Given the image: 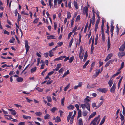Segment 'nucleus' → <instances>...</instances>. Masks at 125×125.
Returning <instances> with one entry per match:
<instances>
[{
    "label": "nucleus",
    "instance_id": "obj_1",
    "mask_svg": "<svg viewBox=\"0 0 125 125\" xmlns=\"http://www.w3.org/2000/svg\"><path fill=\"white\" fill-rule=\"evenodd\" d=\"M79 104L81 106L83 109H84L86 107L88 110L90 111V104L88 102H86L84 104Z\"/></svg>",
    "mask_w": 125,
    "mask_h": 125
},
{
    "label": "nucleus",
    "instance_id": "obj_2",
    "mask_svg": "<svg viewBox=\"0 0 125 125\" xmlns=\"http://www.w3.org/2000/svg\"><path fill=\"white\" fill-rule=\"evenodd\" d=\"M25 48L26 50V53H27L28 51L30 48V47L28 45V42L27 40L25 41Z\"/></svg>",
    "mask_w": 125,
    "mask_h": 125
},
{
    "label": "nucleus",
    "instance_id": "obj_3",
    "mask_svg": "<svg viewBox=\"0 0 125 125\" xmlns=\"http://www.w3.org/2000/svg\"><path fill=\"white\" fill-rule=\"evenodd\" d=\"M96 72V73L94 74L93 76V77L95 78L99 74V73H101L100 70L96 69L95 70Z\"/></svg>",
    "mask_w": 125,
    "mask_h": 125
},
{
    "label": "nucleus",
    "instance_id": "obj_4",
    "mask_svg": "<svg viewBox=\"0 0 125 125\" xmlns=\"http://www.w3.org/2000/svg\"><path fill=\"white\" fill-rule=\"evenodd\" d=\"M100 115H99L98 116L96 117L93 120L91 121V122L90 123V125H91L92 124H94V123H95V124H96V122L97 120L100 117Z\"/></svg>",
    "mask_w": 125,
    "mask_h": 125
},
{
    "label": "nucleus",
    "instance_id": "obj_5",
    "mask_svg": "<svg viewBox=\"0 0 125 125\" xmlns=\"http://www.w3.org/2000/svg\"><path fill=\"white\" fill-rule=\"evenodd\" d=\"M116 84L114 83L112 87L110 89V92L113 93H115V89L116 88Z\"/></svg>",
    "mask_w": 125,
    "mask_h": 125
},
{
    "label": "nucleus",
    "instance_id": "obj_6",
    "mask_svg": "<svg viewBox=\"0 0 125 125\" xmlns=\"http://www.w3.org/2000/svg\"><path fill=\"white\" fill-rule=\"evenodd\" d=\"M113 54L112 53L109 54L107 56L106 59H105L104 61L106 62L108 61L112 56Z\"/></svg>",
    "mask_w": 125,
    "mask_h": 125
},
{
    "label": "nucleus",
    "instance_id": "obj_7",
    "mask_svg": "<svg viewBox=\"0 0 125 125\" xmlns=\"http://www.w3.org/2000/svg\"><path fill=\"white\" fill-rule=\"evenodd\" d=\"M97 90L99 92L104 93H105L107 91V89L105 88L103 89L99 88Z\"/></svg>",
    "mask_w": 125,
    "mask_h": 125
},
{
    "label": "nucleus",
    "instance_id": "obj_8",
    "mask_svg": "<svg viewBox=\"0 0 125 125\" xmlns=\"http://www.w3.org/2000/svg\"><path fill=\"white\" fill-rule=\"evenodd\" d=\"M66 56H62L59 57L55 59L54 60V61H59L60 60H61L63 59V58H64Z\"/></svg>",
    "mask_w": 125,
    "mask_h": 125
},
{
    "label": "nucleus",
    "instance_id": "obj_9",
    "mask_svg": "<svg viewBox=\"0 0 125 125\" xmlns=\"http://www.w3.org/2000/svg\"><path fill=\"white\" fill-rule=\"evenodd\" d=\"M8 110L11 112V115H15L17 113L15 110L11 109H9Z\"/></svg>",
    "mask_w": 125,
    "mask_h": 125
},
{
    "label": "nucleus",
    "instance_id": "obj_10",
    "mask_svg": "<svg viewBox=\"0 0 125 125\" xmlns=\"http://www.w3.org/2000/svg\"><path fill=\"white\" fill-rule=\"evenodd\" d=\"M18 19L17 20V23L18 25H19L20 21L21 20V15H20L19 14H18Z\"/></svg>",
    "mask_w": 125,
    "mask_h": 125
},
{
    "label": "nucleus",
    "instance_id": "obj_11",
    "mask_svg": "<svg viewBox=\"0 0 125 125\" xmlns=\"http://www.w3.org/2000/svg\"><path fill=\"white\" fill-rule=\"evenodd\" d=\"M17 81L19 82H21L23 81V79L21 77H19L17 78Z\"/></svg>",
    "mask_w": 125,
    "mask_h": 125
},
{
    "label": "nucleus",
    "instance_id": "obj_12",
    "mask_svg": "<svg viewBox=\"0 0 125 125\" xmlns=\"http://www.w3.org/2000/svg\"><path fill=\"white\" fill-rule=\"evenodd\" d=\"M67 107L68 110L70 109L73 110L74 108V106L73 105L71 104L67 106Z\"/></svg>",
    "mask_w": 125,
    "mask_h": 125
},
{
    "label": "nucleus",
    "instance_id": "obj_13",
    "mask_svg": "<svg viewBox=\"0 0 125 125\" xmlns=\"http://www.w3.org/2000/svg\"><path fill=\"white\" fill-rule=\"evenodd\" d=\"M55 36L53 35H51L50 36H47V38L48 40L51 39H55L56 38H54V37Z\"/></svg>",
    "mask_w": 125,
    "mask_h": 125
},
{
    "label": "nucleus",
    "instance_id": "obj_14",
    "mask_svg": "<svg viewBox=\"0 0 125 125\" xmlns=\"http://www.w3.org/2000/svg\"><path fill=\"white\" fill-rule=\"evenodd\" d=\"M114 81L113 79H110L108 82V84L110 87L112 86L113 83Z\"/></svg>",
    "mask_w": 125,
    "mask_h": 125
},
{
    "label": "nucleus",
    "instance_id": "obj_15",
    "mask_svg": "<svg viewBox=\"0 0 125 125\" xmlns=\"http://www.w3.org/2000/svg\"><path fill=\"white\" fill-rule=\"evenodd\" d=\"M101 34L103 41H104L105 40V37L104 33V31H101Z\"/></svg>",
    "mask_w": 125,
    "mask_h": 125
},
{
    "label": "nucleus",
    "instance_id": "obj_16",
    "mask_svg": "<svg viewBox=\"0 0 125 125\" xmlns=\"http://www.w3.org/2000/svg\"><path fill=\"white\" fill-rule=\"evenodd\" d=\"M111 45L110 42L109 38L108 39L107 42V47L108 50L110 48Z\"/></svg>",
    "mask_w": 125,
    "mask_h": 125
},
{
    "label": "nucleus",
    "instance_id": "obj_17",
    "mask_svg": "<svg viewBox=\"0 0 125 125\" xmlns=\"http://www.w3.org/2000/svg\"><path fill=\"white\" fill-rule=\"evenodd\" d=\"M90 97L88 96H87L84 99V102H89L90 101L89 99Z\"/></svg>",
    "mask_w": 125,
    "mask_h": 125
},
{
    "label": "nucleus",
    "instance_id": "obj_18",
    "mask_svg": "<svg viewBox=\"0 0 125 125\" xmlns=\"http://www.w3.org/2000/svg\"><path fill=\"white\" fill-rule=\"evenodd\" d=\"M78 125H83V121L81 118H80L78 121Z\"/></svg>",
    "mask_w": 125,
    "mask_h": 125
},
{
    "label": "nucleus",
    "instance_id": "obj_19",
    "mask_svg": "<svg viewBox=\"0 0 125 125\" xmlns=\"http://www.w3.org/2000/svg\"><path fill=\"white\" fill-rule=\"evenodd\" d=\"M50 118V116L48 114H46L44 116V119L45 120L47 119H49Z\"/></svg>",
    "mask_w": 125,
    "mask_h": 125
},
{
    "label": "nucleus",
    "instance_id": "obj_20",
    "mask_svg": "<svg viewBox=\"0 0 125 125\" xmlns=\"http://www.w3.org/2000/svg\"><path fill=\"white\" fill-rule=\"evenodd\" d=\"M125 48V46L122 45L120 47V48L119 49V50L120 51H123Z\"/></svg>",
    "mask_w": 125,
    "mask_h": 125
},
{
    "label": "nucleus",
    "instance_id": "obj_21",
    "mask_svg": "<svg viewBox=\"0 0 125 125\" xmlns=\"http://www.w3.org/2000/svg\"><path fill=\"white\" fill-rule=\"evenodd\" d=\"M125 55V53L124 52H119L118 54V56L120 57H122Z\"/></svg>",
    "mask_w": 125,
    "mask_h": 125
},
{
    "label": "nucleus",
    "instance_id": "obj_22",
    "mask_svg": "<svg viewBox=\"0 0 125 125\" xmlns=\"http://www.w3.org/2000/svg\"><path fill=\"white\" fill-rule=\"evenodd\" d=\"M81 113L82 112L81 110V109H80L79 110V111L78 113V115L77 118V119H78L79 117L81 116Z\"/></svg>",
    "mask_w": 125,
    "mask_h": 125
},
{
    "label": "nucleus",
    "instance_id": "obj_23",
    "mask_svg": "<svg viewBox=\"0 0 125 125\" xmlns=\"http://www.w3.org/2000/svg\"><path fill=\"white\" fill-rule=\"evenodd\" d=\"M73 4L76 9H78V6L77 3L75 1H74V2Z\"/></svg>",
    "mask_w": 125,
    "mask_h": 125
},
{
    "label": "nucleus",
    "instance_id": "obj_24",
    "mask_svg": "<svg viewBox=\"0 0 125 125\" xmlns=\"http://www.w3.org/2000/svg\"><path fill=\"white\" fill-rule=\"evenodd\" d=\"M61 121L60 118L58 116H57L55 118V122H59Z\"/></svg>",
    "mask_w": 125,
    "mask_h": 125
},
{
    "label": "nucleus",
    "instance_id": "obj_25",
    "mask_svg": "<svg viewBox=\"0 0 125 125\" xmlns=\"http://www.w3.org/2000/svg\"><path fill=\"white\" fill-rule=\"evenodd\" d=\"M58 109L55 107H53L51 109V111L53 113H54Z\"/></svg>",
    "mask_w": 125,
    "mask_h": 125
},
{
    "label": "nucleus",
    "instance_id": "obj_26",
    "mask_svg": "<svg viewBox=\"0 0 125 125\" xmlns=\"http://www.w3.org/2000/svg\"><path fill=\"white\" fill-rule=\"evenodd\" d=\"M106 27H107V30L105 32V33H107L108 34V35H109V27L108 24V23H107V24L106 25Z\"/></svg>",
    "mask_w": 125,
    "mask_h": 125
},
{
    "label": "nucleus",
    "instance_id": "obj_27",
    "mask_svg": "<svg viewBox=\"0 0 125 125\" xmlns=\"http://www.w3.org/2000/svg\"><path fill=\"white\" fill-rule=\"evenodd\" d=\"M15 40V39L14 38L12 37L9 41V42L11 43H13Z\"/></svg>",
    "mask_w": 125,
    "mask_h": 125
},
{
    "label": "nucleus",
    "instance_id": "obj_28",
    "mask_svg": "<svg viewBox=\"0 0 125 125\" xmlns=\"http://www.w3.org/2000/svg\"><path fill=\"white\" fill-rule=\"evenodd\" d=\"M25 119H31V117L30 116H27L25 115H23L22 116Z\"/></svg>",
    "mask_w": 125,
    "mask_h": 125
},
{
    "label": "nucleus",
    "instance_id": "obj_29",
    "mask_svg": "<svg viewBox=\"0 0 125 125\" xmlns=\"http://www.w3.org/2000/svg\"><path fill=\"white\" fill-rule=\"evenodd\" d=\"M117 60L116 58H115L114 59H112L110 60L108 62H116Z\"/></svg>",
    "mask_w": 125,
    "mask_h": 125
},
{
    "label": "nucleus",
    "instance_id": "obj_30",
    "mask_svg": "<svg viewBox=\"0 0 125 125\" xmlns=\"http://www.w3.org/2000/svg\"><path fill=\"white\" fill-rule=\"evenodd\" d=\"M116 32L117 33V35H118L119 32V28H118V24H117L116 25Z\"/></svg>",
    "mask_w": 125,
    "mask_h": 125
},
{
    "label": "nucleus",
    "instance_id": "obj_31",
    "mask_svg": "<svg viewBox=\"0 0 125 125\" xmlns=\"http://www.w3.org/2000/svg\"><path fill=\"white\" fill-rule=\"evenodd\" d=\"M82 48V46H81L80 47L79 54H83L84 50Z\"/></svg>",
    "mask_w": 125,
    "mask_h": 125
},
{
    "label": "nucleus",
    "instance_id": "obj_32",
    "mask_svg": "<svg viewBox=\"0 0 125 125\" xmlns=\"http://www.w3.org/2000/svg\"><path fill=\"white\" fill-rule=\"evenodd\" d=\"M73 38H72L71 39V41H70L69 44V47H71L72 46V44L73 42Z\"/></svg>",
    "mask_w": 125,
    "mask_h": 125
},
{
    "label": "nucleus",
    "instance_id": "obj_33",
    "mask_svg": "<svg viewBox=\"0 0 125 125\" xmlns=\"http://www.w3.org/2000/svg\"><path fill=\"white\" fill-rule=\"evenodd\" d=\"M37 69V68L36 67H35L34 68H32L31 71V73H33V72H35L36 71Z\"/></svg>",
    "mask_w": 125,
    "mask_h": 125
},
{
    "label": "nucleus",
    "instance_id": "obj_34",
    "mask_svg": "<svg viewBox=\"0 0 125 125\" xmlns=\"http://www.w3.org/2000/svg\"><path fill=\"white\" fill-rule=\"evenodd\" d=\"M52 1L53 0H49V4L50 7V8H51V6L53 5V4H52Z\"/></svg>",
    "mask_w": 125,
    "mask_h": 125
},
{
    "label": "nucleus",
    "instance_id": "obj_35",
    "mask_svg": "<svg viewBox=\"0 0 125 125\" xmlns=\"http://www.w3.org/2000/svg\"><path fill=\"white\" fill-rule=\"evenodd\" d=\"M69 70H68L62 76V77H65L68 74H69Z\"/></svg>",
    "mask_w": 125,
    "mask_h": 125
},
{
    "label": "nucleus",
    "instance_id": "obj_36",
    "mask_svg": "<svg viewBox=\"0 0 125 125\" xmlns=\"http://www.w3.org/2000/svg\"><path fill=\"white\" fill-rule=\"evenodd\" d=\"M88 22H87L85 25L84 30V32L85 33L86 32V31L87 30V29L88 28Z\"/></svg>",
    "mask_w": 125,
    "mask_h": 125
},
{
    "label": "nucleus",
    "instance_id": "obj_37",
    "mask_svg": "<svg viewBox=\"0 0 125 125\" xmlns=\"http://www.w3.org/2000/svg\"><path fill=\"white\" fill-rule=\"evenodd\" d=\"M35 114L38 116H40L42 115V113L40 112H37L35 113Z\"/></svg>",
    "mask_w": 125,
    "mask_h": 125
},
{
    "label": "nucleus",
    "instance_id": "obj_38",
    "mask_svg": "<svg viewBox=\"0 0 125 125\" xmlns=\"http://www.w3.org/2000/svg\"><path fill=\"white\" fill-rule=\"evenodd\" d=\"M74 56H72L70 58L69 60V62H73L74 59Z\"/></svg>",
    "mask_w": 125,
    "mask_h": 125
},
{
    "label": "nucleus",
    "instance_id": "obj_39",
    "mask_svg": "<svg viewBox=\"0 0 125 125\" xmlns=\"http://www.w3.org/2000/svg\"><path fill=\"white\" fill-rule=\"evenodd\" d=\"M49 56L51 57H52V56H53V54L52 51V50H51L49 51Z\"/></svg>",
    "mask_w": 125,
    "mask_h": 125
},
{
    "label": "nucleus",
    "instance_id": "obj_40",
    "mask_svg": "<svg viewBox=\"0 0 125 125\" xmlns=\"http://www.w3.org/2000/svg\"><path fill=\"white\" fill-rule=\"evenodd\" d=\"M120 115L121 116V118L120 119L122 121H123V120L124 119V116L121 113H120Z\"/></svg>",
    "mask_w": 125,
    "mask_h": 125
},
{
    "label": "nucleus",
    "instance_id": "obj_41",
    "mask_svg": "<svg viewBox=\"0 0 125 125\" xmlns=\"http://www.w3.org/2000/svg\"><path fill=\"white\" fill-rule=\"evenodd\" d=\"M47 98L48 102H50L52 101V100L51 97L47 96Z\"/></svg>",
    "mask_w": 125,
    "mask_h": 125
},
{
    "label": "nucleus",
    "instance_id": "obj_42",
    "mask_svg": "<svg viewBox=\"0 0 125 125\" xmlns=\"http://www.w3.org/2000/svg\"><path fill=\"white\" fill-rule=\"evenodd\" d=\"M98 37V35L97 34L96 36V37L95 39V45H97V43Z\"/></svg>",
    "mask_w": 125,
    "mask_h": 125
},
{
    "label": "nucleus",
    "instance_id": "obj_43",
    "mask_svg": "<svg viewBox=\"0 0 125 125\" xmlns=\"http://www.w3.org/2000/svg\"><path fill=\"white\" fill-rule=\"evenodd\" d=\"M114 27L112 24L111 25V29L110 31L111 32H113L114 30Z\"/></svg>",
    "mask_w": 125,
    "mask_h": 125
},
{
    "label": "nucleus",
    "instance_id": "obj_44",
    "mask_svg": "<svg viewBox=\"0 0 125 125\" xmlns=\"http://www.w3.org/2000/svg\"><path fill=\"white\" fill-rule=\"evenodd\" d=\"M71 17V13L70 12H68L67 13V18L69 19Z\"/></svg>",
    "mask_w": 125,
    "mask_h": 125
},
{
    "label": "nucleus",
    "instance_id": "obj_45",
    "mask_svg": "<svg viewBox=\"0 0 125 125\" xmlns=\"http://www.w3.org/2000/svg\"><path fill=\"white\" fill-rule=\"evenodd\" d=\"M92 23V19L91 18L90 19V24H89L88 27V30H90L91 28V24Z\"/></svg>",
    "mask_w": 125,
    "mask_h": 125
},
{
    "label": "nucleus",
    "instance_id": "obj_46",
    "mask_svg": "<svg viewBox=\"0 0 125 125\" xmlns=\"http://www.w3.org/2000/svg\"><path fill=\"white\" fill-rule=\"evenodd\" d=\"M36 89L38 91L42 92L43 91V89H42L40 88L39 87H38L36 88Z\"/></svg>",
    "mask_w": 125,
    "mask_h": 125
},
{
    "label": "nucleus",
    "instance_id": "obj_47",
    "mask_svg": "<svg viewBox=\"0 0 125 125\" xmlns=\"http://www.w3.org/2000/svg\"><path fill=\"white\" fill-rule=\"evenodd\" d=\"M65 99V97H64L61 100V104L62 106L64 105V102Z\"/></svg>",
    "mask_w": 125,
    "mask_h": 125
},
{
    "label": "nucleus",
    "instance_id": "obj_48",
    "mask_svg": "<svg viewBox=\"0 0 125 125\" xmlns=\"http://www.w3.org/2000/svg\"><path fill=\"white\" fill-rule=\"evenodd\" d=\"M73 116H72L71 118V119L70 121V124H72L73 123V119H74V118H73Z\"/></svg>",
    "mask_w": 125,
    "mask_h": 125
},
{
    "label": "nucleus",
    "instance_id": "obj_49",
    "mask_svg": "<svg viewBox=\"0 0 125 125\" xmlns=\"http://www.w3.org/2000/svg\"><path fill=\"white\" fill-rule=\"evenodd\" d=\"M105 116H104L103 118L102 119V121H101L100 123H101L102 124H103L105 121Z\"/></svg>",
    "mask_w": 125,
    "mask_h": 125
},
{
    "label": "nucleus",
    "instance_id": "obj_50",
    "mask_svg": "<svg viewBox=\"0 0 125 125\" xmlns=\"http://www.w3.org/2000/svg\"><path fill=\"white\" fill-rule=\"evenodd\" d=\"M87 112L86 111H84L83 112V115L84 116H86L87 114Z\"/></svg>",
    "mask_w": 125,
    "mask_h": 125
},
{
    "label": "nucleus",
    "instance_id": "obj_51",
    "mask_svg": "<svg viewBox=\"0 0 125 125\" xmlns=\"http://www.w3.org/2000/svg\"><path fill=\"white\" fill-rule=\"evenodd\" d=\"M92 105L93 107V108H94L95 107H96V108H97V106L96 105V103H92Z\"/></svg>",
    "mask_w": 125,
    "mask_h": 125
},
{
    "label": "nucleus",
    "instance_id": "obj_52",
    "mask_svg": "<svg viewBox=\"0 0 125 125\" xmlns=\"http://www.w3.org/2000/svg\"><path fill=\"white\" fill-rule=\"evenodd\" d=\"M39 20V18L35 19L33 21V23H37Z\"/></svg>",
    "mask_w": 125,
    "mask_h": 125
},
{
    "label": "nucleus",
    "instance_id": "obj_53",
    "mask_svg": "<svg viewBox=\"0 0 125 125\" xmlns=\"http://www.w3.org/2000/svg\"><path fill=\"white\" fill-rule=\"evenodd\" d=\"M124 66V63H122L121 64V66L120 68H119L118 70V71H119L122 68H123Z\"/></svg>",
    "mask_w": 125,
    "mask_h": 125
},
{
    "label": "nucleus",
    "instance_id": "obj_54",
    "mask_svg": "<svg viewBox=\"0 0 125 125\" xmlns=\"http://www.w3.org/2000/svg\"><path fill=\"white\" fill-rule=\"evenodd\" d=\"M80 16L79 15H78L76 18V20H75L76 21H79L80 20Z\"/></svg>",
    "mask_w": 125,
    "mask_h": 125
},
{
    "label": "nucleus",
    "instance_id": "obj_55",
    "mask_svg": "<svg viewBox=\"0 0 125 125\" xmlns=\"http://www.w3.org/2000/svg\"><path fill=\"white\" fill-rule=\"evenodd\" d=\"M79 57L80 58L82 59L83 57V54H79Z\"/></svg>",
    "mask_w": 125,
    "mask_h": 125
},
{
    "label": "nucleus",
    "instance_id": "obj_56",
    "mask_svg": "<svg viewBox=\"0 0 125 125\" xmlns=\"http://www.w3.org/2000/svg\"><path fill=\"white\" fill-rule=\"evenodd\" d=\"M74 23V18H72L71 20V27H73V24Z\"/></svg>",
    "mask_w": 125,
    "mask_h": 125
},
{
    "label": "nucleus",
    "instance_id": "obj_57",
    "mask_svg": "<svg viewBox=\"0 0 125 125\" xmlns=\"http://www.w3.org/2000/svg\"><path fill=\"white\" fill-rule=\"evenodd\" d=\"M44 56L46 58L49 55V53L48 52H46L44 54Z\"/></svg>",
    "mask_w": 125,
    "mask_h": 125
},
{
    "label": "nucleus",
    "instance_id": "obj_58",
    "mask_svg": "<svg viewBox=\"0 0 125 125\" xmlns=\"http://www.w3.org/2000/svg\"><path fill=\"white\" fill-rule=\"evenodd\" d=\"M96 113V112H94L92 114H91L90 115V116L92 118L93 117V116H95V115Z\"/></svg>",
    "mask_w": 125,
    "mask_h": 125
},
{
    "label": "nucleus",
    "instance_id": "obj_59",
    "mask_svg": "<svg viewBox=\"0 0 125 125\" xmlns=\"http://www.w3.org/2000/svg\"><path fill=\"white\" fill-rule=\"evenodd\" d=\"M54 29L56 30L57 28V24L56 22H54Z\"/></svg>",
    "mask_w": 125,
    "mask_h": 125
},
{
    "label": "nucleus",
    "instance_id": "obj_60",
    "mask_svg": "<svg viewBox=\"0 0 125 125\" xmlns=\"http://www.w3.org/2000/svg\"><path fill=\"white\" fill-rule=\"evenodd\" d=\"M21 14H23L24 15H29L28 14L25 12V11H22L21 12Z\"/></svg>",
    "mask_w": 125,
    "mask_h": 125
},
{
    "label": "nucleus",
    "instance_id": "obj_61",
    "mask_svg": "<svg viewBox=\"0 0 125 125\" xmlns=\"http://www.w3.org/2000/svg\"><path fill=\"white\" fill-rule=\"evenodd\" d=\"M44 65H45L44 63H42V64L41 66V67L40 69H43L44 68Z\"/></svg>",
    "mask_w": 125,
    "mask_h": 125
},
{
    "label": "nucleus",
    "instance_id": "obj_62",
    "mask_svg": "<svg viewBox=\"0 0 125 125\" xmlns=\"http://www.w3.org/2000/svg\"><path fill=\"white\" fill-rule=\"evenodd\" d=\"M4 34L8 35H9L10 34L9 32H8L6 30H4Z\"/></svg>",
    "mask_w": 125,
    "mask_h": 125
},
{
    "label": "nucleus",
    "instance_id": "obj_63",
    "mask_svg": "<svg viewBox=\"0 0 125 125\" xmlns=\"http://www.w3.org/2000/svg\"><path fill=\"white\" fill-rule=\"evenodd\" d=\"M88 8L87 7H85L84 8L83 11H88Z\"/></svg>",
    "mask_w": 125,
    "mask_h": 125
},
{
    "label": "nucleus",
    "instance_id": "obj_64",
    "mask_svg": "<svg viewBox=\"0 0 125 125\" xmlns=\"http://www.w3.org/2000/svg\"><path fill=\"white\" fill-rule=\"evenodd\" d=\"M25 123L23 122H21L19 123L18 125H25Z\"/></svg>",
    "mask_w": 125,
    "mask_h": 125
}]
</instances>
